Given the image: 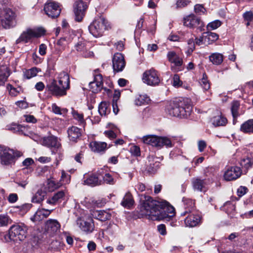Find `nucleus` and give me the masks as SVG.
<instances>
[{"instance_id": "obj_1", "label": "nucleus", "mask_w": 253, "mask_h": 253, "mask_svg": "<svg viewBox=\"0 0 253 253\" xmlns=\"http://www.w3.org/2000/svg\"><path fill=\"white\" fill-rule=\"evenodd\" d=\"M140 211L142 215L153 220H160L172 217L174 209L166 200L157 201L149 196L142 195Z\"/></svg>"}, {"instance_id": "obj_2", "label": "nucleus", "mask_w": 253, "mask_h": 253, "mask_svg": "<svg viewBox=\"0 0 253 253\" xmlns=\"http://www.w3.org/2000/svg\"><path fill=\"white\" fill-rule=\"evenodd\" d=\"M57 79H50L46 85L45 89L53 95H65L66 90L70 88L69 75L65 72H61L58 74Z\"/></svg>"}, {"instance_id": "obj_3", "label": "nucleus", "mask_w": 253, "mask_h": 253, "mask_svg": "<svg viewBox=\"0 0 253 253\" xmlns=\"http://www.w3.org/2000/svg\"><path fill=\"white\" fill-rule=\"evenodd\" d=\"M192 106L188 98L170 102L166 108V112L170 116L187 118L191 114Z\"/></svg>"}, {"instance_id": "obj_4", "label": "nucleus", "mask_w": 253, "mask_h": 253, "mask_svg": "<svg viewBox=\"0 0 253 253\" xmlns=\"http://www.w3.org/2000/svg\"><path fill=\"white\" fill-rule=\"evenodd\" d=\"M109 27V24L106 19L102 16L96 18L88 26V30L94 37H101L105 30Z\"/></svg>"}, {"instance_id": "obj_5", "label": "nucleus", "mask_w": 253, "mask_h": 253, "mask_svg": "<svg viewBox=\"0 0 253 253\" xmlns=\"http://www.w3.org/2000/svg\"><path fill=\"white\" fill-rule=\"evenodd\" d=\"M45 32L44 29L42 27L33 29L28 28L21 34L15 42L16 44H19L31 42L33 38H39L43 35Z\"/></svg>"}, {"instance_id": "obj_6", "label": "nucleus", "mask_w": 253, "mask_h": 253, "mask_svg": "<svg viewBox=\"0 0 253 253\" xmlns=\"http://www.w3.org/2000/svg\"><path fill=\"white\" fill-rule=\"evenodd\" d=\"M144 143L161 148L164 146L172 147L173 144L171 140L167 137H159L155 135H148L143 137Z\"/></svg>"}, {"instance_id": "obj_7", "label": "nucleus", "mask_w": 253, "mask_h": 253, "mask_svg": "<svg viewBox=\"0 0 253 253\" xmlns=\"http://www.w3.org/2000/svg\"><path fill=\"white\" fill-rule=\"evenodd\" d=\"M22 155L21 151L4 148L0 145V158L3 165H8L14 163L15 159L20 157Z\"/></svg>"}, {"instance_id": "obj_8", "label": "nucleus", "mask_w": 253, "mask_h": 253, "mask_svg": "<svg viewBox=\"0 0 253 253\" xmlns=\"http://www.w3.org/2000/svg\"><path fill=\"white\" fill-rule=\"evenodd\" d=\"M27 227L24 224L12 225L9 231L8 236L14 241H23L27 236Z\"/></svg>"}, {"instance_id": "obj_9", "label": "nucleus", "mask_w": 253, "mask_h": 253, "mask_svg": "<svg viewBox=\"0 0 253 253\" xmlns=\"http://www.w3.org/2000/svg\"><path fill=\"white\" fill-rule=\"evenodd\" d=\"M142 80L144 83L151 86L157 85L160 82L159 75L153 68L145 71L143 74Z\"/></svg>"}, {"instance_id": "obj_10", "label": "nucleus", "mask_w": 253, "mask_h": 253, "mask_svg": "<svg viewBox=\"0 0 253 253\" xmlns=\"http://www.w3.org/2000/svg\"><path fill=\"white\" fill-rule=\"evenodd\" d=\"M1 24L4 28H9L13 26L15 19V13L10 8L4 9L1 13Z\"/></svg>"}, {"instance_id": "obj_11", "label": "nucleus", "mask_w": 253, "mask_h": 253, "mask_svg": "<svg viewBox=\"0 0 253 253\" xmlns=\"http://www.w3.org/2000/svg\"><path fill=\"white\" fill-rule=\"evenodd\" d=\"M44 10L46 14L49 17L55 18L60 15L61 8L57 2L47 1L44 5Z\"/></svg>"}, {"instance_id": "obj_12", "label": "nucleus", "mask_w": 253, "mask_h": 253, "mask_svg": "<svg viewBox=\"0 0 253 253\" xmlns=\"http://www.w3.org/2000/svg\"><path fill=\"white\" fill-rule=\"evenodd\" d=\"M183 24L185 26L190 28H196L200 31L203 30L204 25L201 19L193 14H191L184 18Z\"/></svg>"}, {"instance_id": "obj_13", "label": "nucleus", "mask_w": 253, "mask_h": 253, "mask_svg": "<svg viewBox=\"0 0 253 253\" xmlns=\"http://www.w3.org/2000/svg\"><path fill=\"white\" fill-rule=\"evenodd\" d=\"M242 171L240 167L237 166L230 167L225 170L223 177L226 181L235 180L240 177Z\"/></svg>"}, {"instance_id": "obj_14", "label": "nucleus", "mask_w": 253, "mask_h": 253, "mask_svg": "<svg viewBox=\"0 0 253 253\" xmlns=\"http://www.w3.org/2000/svg\"><path fill=\"white\" fill-rule=\"evenodd\" d=\"M112 63L114 71L116 72L122 71L126 66L123 55L121 53H115L113 57Z\"/></svg>"}, {"instance_id": "obj_15", "label": "nucleus", "mask_w": 253, "mask_h": 253, "mask_svg": "<svg viewBox=\"0 0 253 253\" xmlns=\"http://www.w3.org/2000/svg\"><path fill=\"white\" fill-rule=\"evenodd\" d=\"M86 4L82 0H78L75 2L74 4V13L75 20L78 22L82 21L84 14V11L87 8Z\"/></svg>"}, {"instance_id": "obj_16", "label": "nucleus", "mask_w": 253, "mask_h": 253, "mask_svg": "<svg viewBox=\"0 0 253 253\" xmlns=\"http://www.w3.org/2000/svg\"><path fill=\"white\" fill-rule=\"evenodd\" d=\"M103 79L101 74L94 76V80L89 84V90L93 93L99 92L102 88Z\"/></svg>"}, {"instance_id": "obj_17", "label": "nucleus", "mask_w": 253, "mask_h": 253, "mask_svg": "<svg viewBox=\"0 0 253 253\" xmlns=\"http://www.w3.org/2000/svg\"><path fill=\"white\" fill-rule=\"evenodd\" d=\"M148 161V171L151 173H154L160 168V161L162 159L160 157H155L153 155H149L147 157Z\"/></svg>"}, {"instance_id": "obj_18", "label": "nucleus", "mask_w": 253, "mask_h": 253, "mask_svg": "<svg viewBox=\"0 0 253 253\" xmlns=\"http://www.w3.org/2000/svg\"><path fill=\"white\" fill-rule=\"evenodd\" d=\"M53 210L45 209H38L34 215L30 219L33 222L40 221L47 218Z\"/></svg>"}, {"instance_id": "obj_19", "label": "nucleus", "mask_w": 253, "mask_h": 253, "mask_svg": "<svg viewBox=\"0 0 253 253\" xmlns=\"http://www.w3.org/2000/svg\"><path fill=\"white\" fill-rule=\"evenodd\" d=\"M78 224L81 230L86 234H90L94 230V224L92 219H89L87 221L81 220Z\"/></svg>"}, {"instance_id": "obj_20", "label": "nucleus", "mask_w": 253, "mask_h": 253, "mask_svg": "<svg viewBox=\"0 0 253 253\" xmlns=\"http://www.w3.org/2000/svg\"><path fill=\"white\" fill-rule=\"evenodd\" d=\"M100 182L98 177L94 174L90 175L84 174V176L83 183L84 185L93 187L100 185Z\"/></svg>"}, {"instance_id": "obj_21", "label": "nucleus", "mask_w": 253, "mask_h": 253, "mask_svg": "<svg viewBox=\"0 0 253 253\" xmlns=\"http://www.w3.org/2000/svg\"><path fill=\"white\" fill-rule=\"evenodd\" d=\"M65 196V192L64 191H59L54 193L51 198L48 199L46 203L50 205H55L61 203L64 199Z\"/></svg>"}, {"instance_id": "obj_22", "label": "nucleus", "mask_w": 253, "mask_h": 253, "mask_svg": "<svg viewBox=\"0 0 253 253\" xmlns=\"http://www.w3.org/2000/svg\"><path fill=\"white\" fill-rule=\"evenodd\" d=\"M8 65V63L4 64L3 63H0V85L4 84L10 75Z\"/></svg>"}, {"instance_id": "obj_23", "label": "nucleus", "mask_w": 253, "mask_h": 253, "mask_svg": "<svg viewBox=\"0 0 253 253\" xmlns=\"http://www.w3.org/2000/svg\"><path fill=\"white\" fill-rule=\"evenodd\" d=\"M239 164L243 169L247 170L253 166V153H250L242 158Z\"/></svg>"}, {"instance_id": "obj_24", "label": "nucleus", "mask_w": 253, "mask_h": 253, "mask_svg": "<svg viewBox=\"0 0 253 253\" xmlns=\"http://www.w3.org/2000/svg\"><path fill=\"white\" fill-rule=\"evenodd\" d=\"M92 215L93 218L101 221L109 220L111 217V214L109 211L104 210L93 211Z\"/></svg>"}, {"instance_id": "obj_25", "label": "nucleus", "mask_w": 253, "mask_h": 253, "mask_svg": "<svg viewBox=\"0 0 253 253\" xmlns=\"http://www.w3.org/2000/svg\"><path fill=\"white\" fill-rule=\"evenodd\" d=\"M43 145L50 148H57L59 146L57 137L53 135L48 136L43 138L42 140Z\"/></svg>"}, {"instance_id": "obj_26", "label": "nucleus", "mask_w": 253, "mask_h": 253, "mask_svg": "<svg viewBox=\"0 0 253 253\" xmlns=\"http://www.w3.org/2000/svg\"><path fill=\"white\" fill-rule=\"evenodd\" d=\"M201 217L199 215L195 213H191L185 219V223L186 226H196L200 221Z\"/></svg>"}, {"instance_id": "obj_27", "label": "nucleus", "mask_w": 253, "mask_h": 253, "mask_svg": "<svg viewBox=\"0 0 253 253\" xmlns=\"http://www.w3.org/2000/svg\"><path fill=\"white\" fill-rule=\"evenodd\" d=\"M67 132L69 139L73 142H76L82 135L81 130L74 126L68 128Z\"/></svg>"}, {"instance_id": "obj_28", "label": "nucleus", "mask_w": 253, "mask_h": 253, "mask_svg": "<svg viewBox=\"0 0 253 253\" xmlns=\"http://www.w3.org/2000/svg\"><path fill=\"white\" fill-rule=\"evenodd\" d=\"M107 144L105 142L92 141L89 144L91 150L96 153L104 152L107 148Z\"/></svg>"}, {"instance_id": "obj_29", "label": "nucleus", "mask_w": 253, "mask_h": 253, "mask_svg": "<svg viewBox=\"0 0 253 253\" xmlns=\"http://www.w3.org/2000/svg\"><path fill=\"white\" fill-rule=\"evenodd\" d=\"M167 57L169 61L173 63L175 66L180 67L182 65V59L174 51H169L168 53Z\"/></svg>"}, {"instance_id": "obj_30", "label": "nucleus", "mask_w": 253, "mask_h": 253, "mask_svg": "<svg viewBox=\"0 0 253 253\" xmlns=\"http://www.w3.org/2000/svg\"><path fill=\"white\" fill-rule=\"evenodd\" d=\"M45 227L47 231L54 233L59 230L60 224L57 220L50 219L46 221Z\"/></svg>"}, {"instance_id": "obj_31", "label": "nucleus", "mask_w": 253, "mask_h": 253, "mask_svg": "<svg viewBox=\"0 0 253 253\" xmlns=\"http://www.w3.org/2000/svg\"><path fill=\"white\" fill-rule=\"evenodd\" d=\"M240 129L245 133H253V119H249L243 123L241 125Z\"/></svg>"}, {"instance_id": "obj_32", "label": "nucleus", "mask_w": 253, "mask_h": 253, "mask_svg": "<svg viewBox=\"0 0 253 253\" xmlns=\"http://www.w3.org/2000/svg\"><path fill=\"white\" fill-rule=\"evenodd\" d=\"M46 192L42 189H39L34 194L32 198V202L33 203L40 204L44 199L46 196Z\"/></svg>"}, {"instance_id": "obj_33", "label": "nucleus", "mask_w": 253, "mask_h": 253, "mask_svg": "<svg viewBox=\"0 0 253 253\" xmlns=\"http://www.w3.org/2000/svg\"><path fill=\"white\" fill-rule=\"evenodd\" d=\"M134 200L130 192H127L124 196L121 205L125 208H129L133 205Z\"/></svg>"}, {"instance_id": "obj_34", "label": "nucleus", "mask_w": 253, "mask_h": 253, "mask_svg": "<svg viewBox=\"0 0 253 253\" xmlns=\"http://www.w3.org/2000/svg\"><path fill=\"white\" fill-rule=\"evenodd\" d=\"M41 72V69L37 67H33L30 69L26 70L23 73L25 79H30L36 76L38 73Z\"/></svg>"}, {"instance_id": "obj_35", "label": "nucleus", "mask_w": 253, "mask_h": 253, "mask_svg": "<svg viewBox=\"0 0 253 253\" xmlns=\"http://www.w3.org/2000/svg\"><path fill=\"white\" fill-rule=\"evenodd\" d=\"M193 188L195 190L202 191L205 187V182L204 180L198 178H194L192 180Z\"/></svg>"}, {"instance_id": "obj_36", "label": "nucleus", "mask_w": 253, "mask_h": 253, "mask_svg": "<svg viewBox=\"0 0 253 253\" xmlns=\"http://www.w3.org/2000/svg\"><path fill=\"white\" fill-rule=\"evenodd\" d=\"M204 36H205L207 44H211L212 42H215L219 38L216 33L209 31L204 32Z\"/></svg>"}, {"instance_id": "obj_37", "label": "nucleus", "mask_w": 253, "mask_h": 253, "mask_svg": "<svg viewBox=\"0 0 253 253\" xmlns=\"http://www.w3.org/2000/svg\"><path fill=\"white\" fill-rule=\"evenodd\" d=\"M210 60L215 65H220L223 60V55L218 53H214L209 56Z\"/></svg>"}, {"instance_id": "obj_38", "label": "nucleus", "mask_w": 253, "mask_h": 253, "mask_svg": "<svg viewBox=\"0 0 253 253\" xmlns=\"http://www.w3.org/2000/svg\"><path fill=\"white\" fill-rule=\"evenodd\" d=\"M183 202L185 205V211L181 213L182 216L185 215L187 213L191 212V210L193 208L194 203L191 199H183Z\"/></svg>"}, {"instance_id": "obj_39", "label": "nucleus", "mask_w": 253, "mask_h": 253, "mask_svg": "<svg viewBox=\"0 0 253 253\" xmlns=\"http://www.w3.org/2000/svg\"><path fill=\"white\" fill-rule=\"evenodd\" d=\"M150 99L146 95H138L136 97L135 104L137 106H141L148 103Z\"/></svg>"}, {"instance_id": "obj_40", "label": "nucleus", "mask_w": 253, "mask_h": 253, "mask_svg": "<svg viewBox=\"0 0 253 253\" xmlns=\"http://www.w3.org/2000/svg\"><path fill=\"white\" fill-rule=\"evenodd\" d=\"M212 124L215 126H224L227 122V119L222 116H217L212 119Z\"/></svg>"}, {"instance_id": "obj_41", "label": "nucleus", "mask_w": 253, "mask_h": 253, "mask_svg": "<svg viewBox=\"0 0 253 253\" xmlns=\"http://www.w3.org/2000/svg\"><path fill=\"white\" fill-rule=\"evenodd\" d=\"M108 105L106 102H101L98 106V112L101 116H105L109 112L108 109Z\"/></svg>"}, {"instance_id": "obj_42", "label": "nucleus", "mask_w": 253, "mask_h": 253, "mask_svg": "<svg viewBox=\"0 0 253 253\" xmlns=\"http://www.w3.org/2000/svg\"><path fill=\"white\" fill-rule=\"evenodd\" d=\"M63 185L61 182L56 181L52 179H48L47 182L48 188L50 190H53L60 187Z\"/></svg>"}, {"instance_id": "obj_43", "label": "nucleus", "mask_w": 253, "mask_h": 253, "mask_svg": "<svg viewBox=\"0 0 253 253\" xmlns=\"http://www.w3.org/2000/svg\"><path fill=\"white\" fill-rule=\"evenodd\" d=\"M199 83L205 90H208L210 88V84L206 74H203V77L200 80Z\"/></svg>"}, {"instance_id": "obj_44", "label": "nucleus", "mask_w": 253, "mask_h": 253, "mask_svg": "<svg viewBox=\"0 0 253 253\" xmlns=\"http://www.w3.org/2000/svg\"><path fill=\"white\" fill-rule=\"evenodd\" d=\"M240 107V103L237 101H233L231 104V113L233 117H238L239 116L238 110Z\"/></svg>"}, {"instance_id": "obj_45", "label": "nucleus", "mask_w": 253, "mask_h": 253, "mask_svg": "<svg viewBox=\"0 0 253 253\" xmlns=\"http://www.w3.org/2000/svg\"><path fill=\"white\" fill-rule=\"evenodd\" d=\"M52 112L57 115H63L67 112V109L66 108H61L58 107L55 103L52 104L51 105Z\"/></svg>"}, {"instance_id": "obj_46", "label": "nucleus", "mask_w": 253, "mask_h": 253, "mask_svg": "<svg viewBox=\"0 0 253 253\" xmlns=\"http://www.w3.org/2000/svg\"><path fill=\"white\" fill-rule=\"evenodd\" d=\"M221 25V22L220 20H216L209 23L208 24L207 28L208 30H213L220 27Z\"/></svg>"}, {"instance_id": "obj_47", "label": "nucleus", "mask_w": 253, "mask_h": 253, "mask_svg": "<svg viewBox=\"0 0 253 253\" xmlns=\"http://www.w3.org/2000/svg\"><path fill=\"white\" fill-rule=\"evenodd\" d=\"M72 114L74 118L77 120L80 125H84L85 124V121L82 114H80L75 111H73Z\"/></svg>"}, {"instance_id": "obj_48", "label": "nucleus", "mask_w": 253, "mask_h": 253, "mask_svg": "<svg viewBox=\"0 0 253 253\" xmlns=\"http://www.w3.org/2000/svg\"><path fill=\"white\" fill-rule=\"evenodd\" d=\"M70 181V175L66 173L64 170H62L60 182H61L63 184L69 183Z\"/></svg>"}, {"instance_id": "obj_49", "label": "nucleus", "mask_w": 253, "mask_h": 253, "mask_svg": "<svg viewBox=\"0 0 253 253\" xmlns=\"http://www.w3.org/2000/svg\"><path fill=\"white\" fill-rule=\"evenodd\" d=\"M194 11L196 13L201 15L206 13V9L204 7L203 5L197 4L194 6Z\"/></svg>"}, {"instance_id": "obj_50", "label": "nucleus", "mask_w": 253, "mask_h": 253, "mask_svg": "<svg viewBox=\"0 0 253 253\" xmlns=\"http://www.w3.org/2000/svg\"><path fill=\"white\" fill-rule=\"evenodd\" d=\"M7 89L9 91V94L12 96H16L19 93V91L17 88L12 86L10 84H8Z\"/></svg>"}, {"instance_id": "obj_51", "label": "nucleus", "mask_w": 253, "mask_h": 253, "mask_svg": "<svg viewBox=\"0 0 253 253\" xmlns=\"http://www.w3.org/2000/svg\"><path fill=\"white\" fill-rule=\"evenodd\" d=\"M31 207L32 205L30 204H24L17 208L19 209V211L22 213H25L31 209Z\"/></svg>"}, {"instance_id": "obj_52", "label": "nucleus", "mask_w": 253, "mask_h": 253, "mask_svg": "<svg viewBox=\"0 0 253 253\" xmlns=\"http://www.w3.org/2000/svg\"><path fill=\"white\" fill-rule=\"evenodd\" d=\"M103 180L107 184H114L115 183V179L109 173H106L103 177Z\"/></svg>"}, {"instance_id": "obj_53", "label": "nucleus", "mask_w": 253, "mask_h": 253, "mask_svg": "<svg viewBox=\"0 0 253 253\" xmlns=\"http://www.w3.org/2000/svg\"><path fill=\"white\" fill-rule=\"evenodd\" d=\"M243 17L245 21L252 22L253 20V12L248 11L244 13Z\"/></svg>"}, {"instance_id": "obj_54", "label": "nucleus", "mask_w": 253, "mask_h": 253, "mask_svg": "<svg viewBox=\"0 0 253 253\" xmlns=\"http://www.w3.org/2000/svg\"><path fill=\"white\" fill-rule=\"evenodd\" d=\"M9 221V218L7 215L0 214V226H6Z\"/></svg>"}, {"instance_id": "obj_55", "label": "nucleus", "mask_w": 253, "mask_h": 253, "mask_svg": "<svg viewBox=\"0 0 253 253\" xmlns=\"http://www.w3.org/2000/svg\"><path fill=\"white\" fill-rule=\"evenodd\" d=\"M195 41L196 44L198 45H201L207 43L205 36H204V33L199 38H196Z\"/></svg>"}, {"instance_id": "obj_56", "label": "nucleus", "mask_w": 253, "mask_h": 253, "mask_svg": "<svg viewBox=\"0 0 253 253\" xmlns=\"http://www.w3.org/2000/svg\"><path fill=\"white\" fill-rule=\"evenodd\" d=\"M76 44L75 47L77 51H82L85 49V43L83 39H81Z\"/></svg>"}, {"instance_id": "obj_57", "label": "nucleus", "mask_w": 253, "mask_h": 253, "mask_svg": "<svg viewBox=\"0 0 253 253\" xmlns=\"http://www.w3.org/2000/svg\"><path fill=\"white\" fill-rule=\"evenodd\" d=\"M130 152L134 156H139L140 155V148L136 145H133L130 148Z\"/></svg>"}, {"instance_id": "obj_58", "label": "nucleus", "mask_w": 253, "mask_h": 253, "mask_svg": "<svg viewBox=\"0 0 253 253\" xmlns=\"http://www.w3.org/2000/svg\"><path fill=\"white\" fill-rule=\"evenodd\" d=\"M182 84V81H180L179 76L177 74H175L173 77L172 85L174 87H179Z\"/></svg>"}, {"instance_id": "obj_59", "label": "nucleus", "mask_w": 253, "mask_h": 253, "mask_svg": "<svg viewBox=\"0 0 253 253\" xmlns=\"http://www.w3.org/2000/svg\"><path fill=\"white\" fill-rule=\"evenodd\" d=\"M18 195L16 193H11L7 197L8 201L10 203H14L18 200Z\"/></svg>"}, {"instance_id": "obj_60", "label": "nucleus", "mask_w": 253, "mask_h": 253, "mask_svg": "<svg viewBox=\"0 0 253 253\" xmlns=\"http://www.w3.org/2000/svg\"><path fill=\"white\" fill-rule=\"evenodd\" d=\"M195 41H194L193 39H190L188 41V52H192L195 49Z\"/></svg>"}, {"instance_id": "obj_61", "label": "nucleus", "mask_w": 253, "mask_h": 253, "mask_svg": "<svg viewBox=\"0 0 253 253\" xmlns=\"http://www.w3.org/2000/svg\"><path fill=\"white\" fill-rule=\"evenodd\" d=\"M190 2V0H177L176 5L178 7H183L186 6Z\"/></svg>"}, {"instance_id": "obj_62", "label": "nucleus", "mask_w": 253, "mask_h": 253, "mask_svg": "<svg viewBox=\"0 0 253 253\" xmlns=\"http://www.w3.org/2000/svg\"><path fill=\"white\" fill-rule=\"evenodd\" d=\"M34 163V160L31 158H26L22 162L23 166L28 168L29 166L32 165Z\"/></svg>"}, {"instance_id": "obj_63", "label": "nucleus", "mask_w": 253, "mask_h": 253, "mask_svg": "<svg viewBox=\"0 0 253 253\" xmlns=\"http://www.w3.org/2000/svg\"><path fill=\"white\" fill-rule=\"evenodd\" d=\"M247 191L248 189L247 187L240 186L237 190L238 195L240 197H242L247 193Z\"/></svg>"}, {"instance_id": "obj_64", "label": "nucleus", "mask_w": 253, "mask_h": 253, "mask_svg": "<svg viewBox=\"0 0 253 253\" xmlns=\"http://www.w3.org/2000/svg\"><path fill=\"white\" fill-rule=\"evenodd\" d=\"M157 228H158V230L159 232L162 235H166V234H167L166 228V226L164 224H162L159 225L157 227Z\"/></svg>"}]
</instances>
